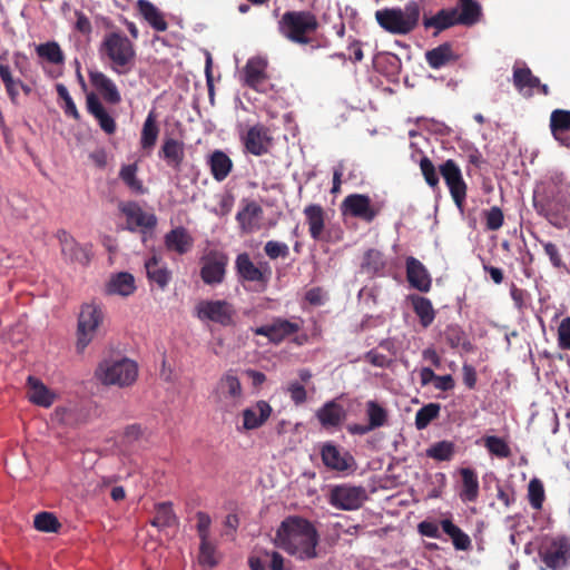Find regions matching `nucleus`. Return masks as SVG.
I'll return each mask as SVG.
<instances>
[{
  "label": "nucleus",
  "mask_w": 570,
  "mask_h": 570,
  "mask_svg": "<svg viewBox=\"0 0 570 570\" xmlns=\"http://www.w3.org/2000/svg\"><path fill=\"white\" fill-rule=\"evenodd\" d=\"M533 207L559 229L570 225V181L563 173H551L537 185Z\"/></svg>",
  "instance_id": "f257e3e1"
},
{
  "label": "nucleus",
  "mask_w": 570,
  "mask_h": 570,
  "mask_svg": "<svg viewBox=\"0 0 570 570\" xmlns=\"http://www.w3.org/2000/svg\"><path fill=\"white\" fill-rule=\"evenodd\" d=\"M275 546L299 561L316 559L320 535L312 522L302 517L285 518L275 534Z\"/></svg>",
  "instance_id": "f03ea898"
},
{
  "label": "nucleus",
  "mask_w": 570,
  "mask_h": 570,
  "mask_svg": "<svg viewBox=\"0 0 570 570\" xmlns=\"http://www.w3.org/2000/svg\"><path fill=\"white\" fill-rule=\"evenodd\" d=\"M421 16L420 4L411 0L404 8H384L375 12L379 26L391 35L405 36L417 26Z\"/></svg>",
  "instance_id": "7ed1b4c3"
},
{
  "label": "nucleus",
  "mask_w": 570,
  "mask_h": 570,
  "mask_svg": "<svg viewBox=\"0 0 570 570\" xmlns=\"http://www.w3.org/2000/svg\"><path fill=\"white\" fill-rule=\"evenodd\" d=\"M318 27L317 17L308 10L286 11L278 21L281 35L298 45H308Z\"/></svg>",
  "instance_id": "20e7f679"
},
{
  "label": "nucleus",
  "mask_w": 570,
  "mask_h": 570,
  "mask_svg": "<svg viewBox=\"0 0 570 570\" xmlns=\"http://www.w3.org/2000/svg\"><path fill=\"white\" fill-rule=\"evenodd\" d=\"M100 52L110 60L112 71L118 75L128 73L135 63V45L119 31H112L105 36Z\"/></svg>",
  "instance_id": "39448f33"
},
{
  "label": "nucleus",
  "mask_w": 570,
  "mask_h": 570,
  "mask_svg": "<svg viewBox=\"0 0 570 570\" xmlns=\"http://www.w3.org/2000/svg\"><path fill=\"white\" fill-rule=\"evenodd\" d=\"M97 376L105 385L126 387L137 380L138 365L132 358H105Z\"/></svg>",
  "instance_id": "423d86ee"
},
{
  "label": "nucleus",
  "mask_w": 570,
  "mask_h": 570,
  "mask_svg": "<svg viewBox=\"0 0 570 570\" xmlns=\"http://www.w3.org/2000/svg\"><path fill=\"white\" fill-rule=\"evenodd\" d=\"M105 320V312L100 304L85 303L80 307L77 324V352L83 353L85 348L96 336Z\"/></svg>",
  "instance_id": "0eeeda50"
},
{
  "label": "nucleus",
  "mask_w": 570,
  "mask_h": 570,
  "mask_svg": "<svg viewBox=\"0 0 570 570\" xmlns=\"http://www.w3.org/2000/svg\"><path fill=\"white\" fill-rule=\"evenodd\" d=\"M194 315L203 323L230 327L236 324L237 311L226 299H202L196 304Z\"/></svg>",
  "instance_id": "6e6552de"
},
{
  "label": "nucleus",
  "mask_w": 570,
  "mask_h": 570,
  "mask_svg": "<svg viewBox=\"0 0 570 570\" xmlns=\"http://www.w3.org/2000/svg\"><path fill=\"white\" fill-rule=\"evenodd\" d=\"M212 399L222 412H233L242 404L244 399L243 387L233 371H228L219 379L212 393Z\"/></svg>",
  "instance_id": "1a4fd4ad"
},
{
  "label": "nucleus",
  "mask_w": 570,
  "mask_h": 570,
  "mask_svg": "<svg viewBox=\"0 0 570 570\" xmlns=\"http://www.w3.org/2000/svg\"><path fill=\"white\" fill-rule=\"evenodd\" d=\"M303 321L286 320L282 317L274 318L272 323L258 326L254 330L256 335L266 336L273 343H281L282 341L293 336V341L297 345H304L308 342V336L304 333L297 334L302 328Z\"/></svg>",
  "instance_id": "9d476101"
},
{
  "label": "nucleus",
  "mask_w": 570,
  "mask_h": 570,
  "mask_svg": "<svg viewBox=\"0 0 570 570\" xmlns=\"http://www.w3.org/2000/svg\"><path fill=\"white\" fill-rule=\"evenodd\" d=\"M244 151L253 156H264L269 154L274 138L271 129L262 122L249 126L239 134Z\"/></svg>",
  "instance_id": "9b49d317"
},
{
  "label": "nucleus",
  "mask_w": 570,
  "mask_h": 570,
  "mask_svg": "<svg viewBox=\"0 0 570 570\" xmlns=\"http://www.w3.org/2000/svg\"><path fill=\"white\" fill-rule=\"evenodd\" d=\"M341 210L344 216L371 224L381 213L382 204L373 203L365 194H350L343 199Z\"/></svg>",
  "instance_id": "f8f14e48"
},
{
  "label": "nucleus",
  "mask_w": 570,
  "mask_h": 570,
  "mask_svg": "<svg viewBox=\"0 0 570 570\" xmlns=\"http://www.w3.org/2000/svg\"><path fill=\"white\" fill-rule=\"evenodd\" d=\"M439 173L442 176L450 195L459 210L463 212L468 185L463 179L460 166L453 159H446L439 166Z\"/></svg>",
  "instance_id": "ddd939ff"
},
{
  "label": "nucleus",
  "mask_w": 570,
  "mask_h": 570,
  "mask_svg": "<svg viewBox=\"0 0 570 570\" xmlns=\"http://www.w3.org/2000/svg\"><path fill=\"white\" fill-rule=\"evenodd\" d=\"M541 561L550 570H564L570 564V540L566 535L553 538L539 548Z\"/></svg>",
  "instance_id": "4468645a"
},
{
  "label": "nucleus",
  "mask_w": 570,
  "mask_h": 570,
  "mask_svg": "<svg viewBox=\"0 0 570 570\" xmlns=\"http://www.w3.org/2000/svg\"><path fill=\"white\" fill-rule=\"evenodd\" d=\"M366 499V490L363 487L341 484L332 488L328 501L336 509L353 511L361 508Z\"/></svg>",
  "instance_id": "2eb2a0df"
},
{
  "label": "nucleus",
  "mask_w": 570,
  "mask_h": 570,
  "mask_svg": "<svg viewBox=\"0 0 570 570\" xmlns=\"http://www.w3.org/2000/svg\"><path fill=\"white\" fill-rule=\"evenodd\" d=\"M57 238L60 245V252L63 261L68 264H79L87 266L91 259V246L81 245L75 237L65 229L57 232Z\"/></svg>",
  "instance_id": "dca6fc26"
},
{
  "label": "nucleus",
  "mask_w": 570,
  "mask_h": 570,
  "mask_svg": "<svg viewBox=\"0 0 570 570\" xmlns=\"http://www.w3.org/2000/svg\"><path fill=\"white\" fill-rule=\"evenodd\" d=\"M228 257L225 253L218 250L209 252L203 258L200 277L207 285L220 284L225 278Z\"/></svg>",
  "instance_id": "f3484780"
},
{
  "label": "nucleus",
  "mask_w": 570,
  "mask_h": 570,
  "mask_svg": "<svg viewBox=\"0 0 570 570\" xmlns=\"http://www.w3.org/2000/svg\"><path fill=\"white\" fill-rule=\"evenodd\" d=\"M235 268L239 277L247 282L266 284L272 275V269L267 262H259L258 265H255L247 253L237 255Z\"/></svg>",
  "instance_id": "a211bd4d"
},
{
  "label": "nucleus",
  "mask_w": 570,
  "mask_h": 570,
  "mask_svg": "<svg viewBox=\"0 0 570 570\" xmlns=\"http://www.w3.org/2000/svg\"><path fill=\"white\" fill-rule=\"evenodd\" d=\"M120 212L126 216L127 228L135 232L138 227L153 229L157 225V217L142 210L136 202L119 204Z\"/></svg>",
  "instance_id": "6ab92c4d"
},
{
  "label": "nucleus",
  "mask_w": 570,
  "mask_h": 570,
  "mask_svg": "<svg viewBox=\"0 0 570 570\" xmlns=\"http://www.w3.org/2000/svg\"><path fill=\"white\" fill-rule=\"evenodd\" d=\"M159 159L173 169H180L185 159V142L181 139L165 135L158 150Z\"/></svg>",
  "instance_id": "aec40b11"
},
{
  "label": "nucleus",
  "mask_w": 570,
  "mask_h": 570,
  "mask_svg": "<svg viewBox=\"0 0 570 570\" xmlns=\"http://www.w3.org/2000/svg\"><path fill=\"white\" fill-rule=\"evenodd\" d=\"M406 279L411 287L428 293L432 286V278L426 267L415 257L410 256L405 262Z\"/></svg>",
  "instance_id": "412c9836"
},
{
  "label": "nucleus",
  "mask_w": 570,
  "mask_h": 570,
  "mask_svg": "<svg viewBox=\"0 0 570 570\" xmlns=\"http://www.w3.org/2000/svg\"><path fill=\"white\" fill-rule=\"evenodd\" d=\"M267 61L262 57H253L247 60L243 73L244 82L249 88L257 91H264L267 81Z\"/></svg>",
  "instance_id": "4be33fe9"
},
{
  "label": "nucleus",
  "mask_w": 570,
  "mask_h": 570,
  "mask_svg": "<svg viewBox=\"0 0 570 570\" xmlns=\"http://www.w3.org/2000/svg\"><path fill=\"white\" fill-rule=\"evenodd\" d=\"M321 456L324 465L335 471H346L354 463V459L348 452H342L338 446L330 442L323 444Z\"/></svg>",
  "instance_id": "5701e85b"
},
{
  "label": "nucleus",
  "mask_w": 570,
  "mask_h": 570,
  "mask_svg": "<svg viewBox=\"0 0 570 570\" xmlns=\"http://www.w3.org/2000/svg\"><path fill=\"white\" fill-rule=\"evenodd\" d=\"M263 215V208L254 200H248L236 214V220L242 233L252 234L261 228L259 220Z\"/></svg>",
  "instance_id": "b1692460"
},
{
  "label": "nucleus",
  "mask_w": 570,
  "mask_h": 570,
  "mask_svg": "<svg viewBox=\"0 0 570 570\" xmlns=\"http://www.w3.org/2000/svg\"><path fill=\"white\" fill-rule=\"evenodd\" d=\"M26 386L28 390V400L35 405L48 409L53 404L57 397L55 392L48 389L40 379L33 375L28 376Z\"/></svg>",
  "instance_id": "393cba45"
},
{
  "label": "nucleus",
  "mask_w": 570,
  "mask_h": 570,
  "mask_svg": "<svg viewBox=\"0 0 570 570\" xmlns=\"http://www.w3.org/2000/svg\"><path fill=\"white\" fill-rule=\"evenodd\" d=\"M86 105L88 112L98 121L101 130L108 135L116 132L117 125L114 117L108 114L99 98L94 92L87 95Z\"/></svg>",
  "instance_id": "a878e982"
},
{
  "label": "nucleus",
  "mask_w": 570,
  "mask_h": 570,
  "mask_svg": "<svg viewBox=\"0 0 570 570\" xmlns=\"http://www.w3.org/2000/svg\"><path fill=\"white\" fill-rule=\"evenodd\" d=\"M89 79L106 102L118 105L121 101V95L117 86L104 72L98 70L89 71Z\"/></svg>",
  "instance_id": "bb28decb"
},
{
  "label": "nucleus",
  "mask_w": 570,
  "mask_h": 570,
  "mask_svg": "<svg viewBox=\"0 0 570 570\" xmlns=\"http://www.w3.org/2000/svg\"><path fill=\"white\" fill-rule=\"evenodd\" d=\"M272 406L266 401H258L243 411V426L245 430L261 428L271 416Z\"/></svg>",
  "instance_id": "cd10ccee"
},
{
  "label": "nucleus",
  "mask_w": 570,
  "mask_h": 570,
  "mask_svg": "<svg viewBox=\"0 0 570 570\" xmlns=\"http://www.w3.org/2000/svg\"><path fill=\"white\" fill-rule=\"evenodd\" d=\"M550 130L560 145L570 148V137L564 136L570 131V110H553L550 115Z\"/></svg>",
  "instance_id": "c85d7f7f"
},
{
  "label": "nucleus",
  "mask_w": 570,
  "mask_h": 570,
  "mask_svg": "<svg viewBox=\"0 0 570 570\" xmlns=\"http://www.w3.org/2000/svg\"><path fill=\"white\" fill-rule=\"evenodd\" d=\"M207 165L213 178L217 181L225 180L233 170V160L220 149H216L207 157Z\"/></svg>",
  "instance_id": "c756f323"
},
{
  "label": "nucleus",
  "mask_w": 570,
  "mask_h": 570,
  "mask_svg": "<svg viewBox=\"0 0 570 570\" xmlns=\"http://www.w3.org/2000/svg\"><path fill=\"white\" fill-rule=\"evenodd\" d=\"M194 239L183 226L176 227L165 235V246L169 252L184 255L193 247Z\"/></svg>",
  "instance_id": "7c9ffc66"
},
{
  "label": "nucleus",
  "mask_w": 570,
  "mask_h": 570,
  "mask_svg": "<svg viewBox=\"0 0 570 570\" xmlns=\"http://www.w3.org/2000/svg\"><path fill=\"white\" fill-rule=\"evenodd\" d=\"M513 86L525 98L533 96V89L539 85V78L529 67H513Z\"/></svg>",
  "instance_id": "2f4dec72"
},
{
  "label": "nucleus",
  "mask_w": 570,
  "mask_h": 570,
  "mask_svg": "<svg viewBox=\"0 0 570 570\" xmlns=\"http://www.w3.org/2000/svg\"><path fill=\"white\" fill-rule=\"evenodd\" d=\"M136 291L135 278L130 273L120 272L112 275L106 285L109 295L130 296Z\"/></svg>",
  "instance_id": "473e14b6"
},
{
  "label": "nucleus",
  "mask_w": 570,
  "mask_h": 570,
  "mask_svg": "<svg viewBox=\"0 0 570 570\" xmlns=\"http://www.w3.org/2000/svg\"><path fill=\"white\" fill-rule=\"evenodd\" d=\"M443 341L458 353H472L468 334L459 325H449L442 334Z\"/></svg>",
  "instance_id": "72a5a7b5"
},
{
  "label": "nucleus",
  "mask_w": 570,
  "mask_h": 570,
  "mask_svg": "<svg viewBox=\"0 0 570 570\" xmlns=\"http://www.w3.org/2000/svg\"><path fill=\"white\" fill-rule=\"evenodd\" d=\"M425 59L432 69H440L451 62H455L459 56L454 53L450 42H444L436 48L428 50Z\"/></svg>",
  "instance_id": "f704fd0d"
},
{
  "label": "nucleus",
  "mask_w": 570,
  "mask_h": 570,
  "mask_svg": "<svg viewBox=\"0 0 570 570\" xmlns=\"http://www.w3.org/2000/svg\"><path fill=\"white\" fill-rule=\"evenodd\" d=\"M137 10L139 14L156 30L159 32L166 31L168 24L165 20L163 12L148 0H138Z\"/></svg>",
  "instance_id": "c9c22d12"
},
{
  "label": "nucleus",
  "mask_w": 570,
  "mask_h": 570,
  "mask_svg": "<svg viewBox=\"0 0 570 570\" xmlns=\"http://www.w3.org/2000/svg\"><path fill=\"white\" fill-rule=\"evenodd\" d=\"M304 215L308 224V232L314 240H318L325 226V213L321 205L311 204L305 207Z\"/></svg>",
  "instance_id": "e433bc0d"
},
{
  "label": "nucleus",
  "mask_w": 570,
  "mask_h": 570,
  "mask_svg": "<svg viewBox=\"0 0 570 570\" xmlns=\"http://www.w3.org/2000/svg\"><path fill=\"white\" fill-rule=\"evenodd\" d=\"M159 127L157 125V115L155 110H150L144 121L140 132V147L144 150L150 151L158 139Z\"/></svg>",
  "instance_id": "4c0bfd02"
},
{
  "label": "nucleus",
  "mask_w": 570,
  "mask_h": 570,
  "mask_svg": "<svg viewBox=\"0 0 570 570\" xmlns=\"http://www.w3.org/2000/svg\"><path fill=\"white\" fill-rule=\"evenodd\" d=\"M462 488L460 498L464 502H475L479 497V480L474 470L462 468L460 470Z\"/></svg>",
  "instance_id": "58836bf2"
},
{
  "label": "nucleus",
  "mask_w": 570,
  "mask_h": 570,
  "mask_svg": "<svg viewBox=\"0 0 570 570\" xmlns=\"http://www.w3.org/2000/svg\"><path fill=\"white\" fill-rule=\"evenodd\" d=\"M454 24H458L455 9H442L433 17L424 16L423 18L424 28H434L436 30L434 35H438L440 31H443Z\"/></svg>",
  "instance_id": "ea45409f"
},
{
  "label": "nucleus",
  "mask_w": 570,
  "mask_h": 570,
  "mask_svg": "<svg viewBox=\"0 0 570 570\" xmlns=\"http://www.w3.org/2000/svg\"><path fill=\"white\" fill-rule=\"evenodd\" d=\"M159 263V259L153 256L145 263V268L148 279L157 284L160 289H165L171 278V273L166 266Z\"/></svg>",
  "instance_id": "a19ab883"
},
{
  "label": "nucleus",
  "mask_w": 570,
  "mask_h": 570,
  "mask_svg": "<svg viewBox=\"0 0 570 570\" xmlns=\"http://www.w3.org/2000/svg\"><path fill=\"white\" fill-rule=\"evenodd\" d=\"M385 268V259L382 252L370 248L367 249L361 262V272L368 275L375 276L381 274Z\"/></svg>",
  "instance_id": "79ce46f5"
},
{
  "label": "nucleus",
  "mask_w": 570,
  "mask_h": 570,
  "mask_svg": "<svg viewBox=\"0 0 570 570\" xmlns=\"http://www.w3.org/2000/svg\"><path fill=\"white\" fill-rule=\"evenodd\" d=\"M344 416L345 414L342 405L335 401L325 403L317 411V419L323 426H337Z\"/></svg>",
  "instance_id": "37998d69"
},
{
  "label": "nucleus",
  "mask_w": 570,
  "mask_h": 570,
  "mask_svg": "<svg viewBox=\"0 0 570 570\" xmlns=\"http://www.w3.org/2000/svg\"><path fill=\"white\" fill-rule=\"evenodd\" d=\"M411 302L413 311L420 320V324L423 327H429L435 318V311L431 301L423 296L412 295Z\"/></svg>",
  "instance_id": "c03bdc74"
},
{
  "label": "nucleus",
  "mask_w": 570,
  "mask_h": 570,
  "mask_svg": "<svg viewBox=\"0 0 570 570\" xmlns=\"http://www.w3.org/2000/svg\"><path fill=\"white\" fill-rule=\"evenodd\" d=\"M365 414L367 417V423L373 430L380 429L387 424V410L374 400H370L365 403Z\"/></svg>",
  "instance_id": "a18cd8bd"
},
{
  "label": "nucleus",
  "mask_w": 570,
  "mask_h": 570,
  "mask_svg": "<svg viewBox=\"0 0 570 570\" xmlns=\"http://www.w3.org/2000/svg\"><path fill=\"white\" fill-rule=\"evenodd\" d=\"M461 11L456 12L458 24L473 26L481 16V6L475 0H460Z\"/></svg>",
  "instance_id": "49530a36"
},
{
  "label": "nucleus",
  "mask_w": 570,
  "mask_h": 570,
  "mask_svg": "<svg viewBox=\"0 0 570 570\" xmlns=\"http://www.w3.org/2000/svg\"><path fill=\"white\" fill-rule=\"evenodd\" d=\"M441 527L442 530L452 539V543L456 550H468L471 547L470 537L451 520H442Z\"/></svg>",
  "instance_id": "de8ad7c7"
},
{
  "label": "nucleus",
  "mask_w": 570,
  "mask_h": 570,
  "mask_svg": "<svg viewBox=\"0 0 570 570\" xmlns=\"http://www.w3.org/2000/svg\"><path fill=\"white\" fill-rule=\"evenodd\" d=\"M198 562L202 567L214 568L218 564L217 546L212 538L199 540Z\"/></svg>",
  "instance_id": "09e8293b"
},
{
  "label": "nucleus",
  "mask_w": 570,
  "mask_h": 570,
  "mask_svg": "<svg viewBox=\"0 0 570 570\" xmlns=\"http://www.w3.org/2000/svg\"><path fill=\"white\" fill-rule=\"evenodd\" d=\"M176 520L170 502H161L155 505V517L151 520V525L164 529L174 525Z\"/></svg>",
  "instance_id": "8fccbe9b"
},
{
  "label": "nucleus",
  "mask_w": 570,
  "mask_h": 570,
  "mask_svg": "<svg viewBox=\"0 0 570 570\" xmlns=\"http://www.w3.org/2000/svg\"><path fill=\"white\" fill-rule=\"evenodd\" d=\"M441 405L439 403H429L417 410L415 414V426L423 430L440 415Z\"/></svg>",
  "instance_id": "3c124183"
},
{
  "label": "nucleus",
  "mask_w": 570,
  "mask_h": 570,
  "mask_svg": "<svg viewBox=\"0 0 570 570\" xmlns=\"http://www.w3.org/2000/svg\"><path fill=\"white\" fill-rule=\"evenodd\" d=\"M483 443L489 453L499 459H508L511 455V449L502 438L488 435Z\"/></svg>",
  "instance_id": "603ef678"
},
{
  "label": "nucleus",
  "mask_w": 570,
  "mask_h": 570,
  "mask_svg": "<svg viewBox=\"0 0 570 570\" xmlns=\"http://www.w3.org/2000/svg\"><path fill=\"white\" fill-rule=\"evenodd\" d=\"M528 500L532 509L541 510L546 500L543 483L540 479L533 478L528 484Z\"/></svg>",
  "instance_id": "864d4df0"
},
{
  "label": "nucleus",
  "mask_w": 570,
  "mask_h": 570,
  "mask_svg": "<svg viewBox=\"0 0 570 570\" xmlns=\"http://www.w3.org/2000/svg\"><path fill=\"white\" fill-rule=\"evenodd\" d=\"M137 170L136 164L125 165L119 171V177L132 191L144 194L145 188L141 180L137 178Z\"/></svg>",
  "instance_id": "5fc2aeb1"
},
{
  "label": "nucleus",
  "mask_w": 570,
  "mask_h": 570,
  "mask_svg": "<svg viewBox=\"0 0 570 570\" xmlns=\"http://www.w3.org/2000/svg\"><path fill=\"white\" fill-rule=\"evenodd\" d=\"M36 51L39 57L48 60L51 63L59 65L65 61L63 52L60 46L55 41L39 45L36 48Z\"/></svg>",
  "instance_id": "6e6d98bb"
},
{
  "label": "nucleus",
  "mask_w": 570,
  "mask_h": 570,
  "mask_svg": "<svg viewBox=\"0 0 570 570\" xmlns=\"http://www.w3.org/2000/svg\"><path fill=\"white\" fill-rule=\"evenodd\" d=\"M33 527L41 532H58L61 524L51 512H39L35 515Z\"/></svg>",
  "instance_id": "4d7b16f0"
},
{
  "label": "nucleus",
  "mask_w": 570,
  "mask_h": 570,
  "mask_svg": "<svg viewBox=\"0 0 570 570\" xmlns=\"http://www.w3.org/2000/svg\"><path fill=\"white\" fill-rule=\"evenodd\" d=\"M0 78L4 85L6 91L12 104H17L19 96V82L13 79L10 67L4 63H0Z\"/></svg>",
  "instance_id": "13d9d810"
},
{
  "label": "nucleus",
  "mask_w": 570,
  "mask_h": 570,
  "mask_svg": "<svg viewBox=\"0 0 570 570\" xmlns=\"http://www.w3.org/2000/svg\"><path fill=\"white\" fill-rule=\"evenodd\" d=\"M454 454V444L449 441H440L426 450V455L438 461H449Z\"/></svg>",
  "instance_id": "bf43d9fd"
},
{
  "label": "nucleus",
  "mask_w": 570,
  "mask_h": 570,
  "mask_svg": "<svg viewBox=\"0 0 570 570\" xmlns=\"http://www.w3.org/2000/svg\"><path fill=\"white\" fill-rule=\"evenodd\" d=\"M420 169L424 177L425 183L432 188H439L440 178L436 167L428 156H423L420 159Z\"/></svg>",
  "instance_id": "052dcab7"
},
{
  "label": "nucleus",
  "mask_w": 570,
  "mask_h": 570,
  "mask_svg": "<svg viewBox=\"0 0 570 570\" xmlns=\"http://www.w3.org/2000/svg\"><path fill=\"white\" fill-rule=\"evenodd\" d=\"M56 90H57L58 97L60 99H62L65 102V106L62 108H63L66 116L71 117L75 120H79L80 114H79V111L76 107V104L73 102L67 87L62 83H57Z\"/></svg>",
  "instance_id": "680f3d73"
},
{
  "label": "nucleus",
  "mask_w": 570,
  "mask_h": 570,
  "mask_svg": "<svg viewBox=\"0 0 570 570\" xmlns=\"http://www.w3.org/2000/svg\"><path fill=\"white\" fill-rule=\"evenodd\" d=\"M485 225L489 230H498L502 227L504 215L500 207L493 206L484 212Z\"/></svg>",
  "instance_id": "e2e57ef3"
},
{
  "label": "nucleus",
  "mask_w": 570,
  "mask_h": 570,
  "mask_svg": "<svg viewBox=\"0 0 570 570\" xmlns=\"http://www.w3.org/2000/svg\"><path fill=\"white\" fill-rule=\"evenodd\" d=\"M196 531L198 534L199 540L212 538L210 537V527H212V518L208 513L204 511H198L196 513Z\"/></svg>",
  "instance_id": "0e129e2a"
},
{
  "label": "nucleus",
  "mask_w": 570,
  "mask_h": 570,
  "mask_svg": "<svg viewBox=\"0 0 570 570\" xmlns=\"http://www.w3.org/2000/svg\"><path fill=\"white\" fill-rule=\"evenodd\" d=\"M265 254L271 259H276L278 257H287L289 254L288 246L285 243L276 242V240H269L264 246Z\"/></svg>",
  "instance_id": "69168bd1"
},
{
  "label": "nucleus",
  "mask_w": 570,
  "mask_h": 570,
  "mask_svg": "<svg viewBox=\"0 0 570 570\" xmlns=\"http://www.w3.org/2000/svg\"><path fill=\"white\" fill-rule=\"evenodd\" d=\"M75 17L76 21L73 24V29L86 37H90L92 32V26L89 18L82 11L79 10L75 11Z\"/></svg>",
  "instance_id": "338daca9"
},
{
  "label": "nucleus",
  "mask_w": 570,
  "mask_h": 570,
  "mask_svg": "<svg viewBox=\"0 0 570 570\" xmlns=\"http://www.w3.org/2000/svg\"><path fill=\"white\" fill-rule=\"evenodd\" d=\"M559 346L563 350H570V317L561 321L558 328Z\"/></svg>",
  "instance_id": "774afa93"
}]
</instances>
